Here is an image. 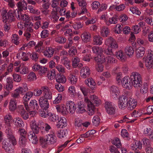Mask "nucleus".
Returning <instances> with one entry per match:
<instances>
[{"label": "nucleus", "mask_w": 153, "mask_h": 153, "mask_svg": "<svg viewBox=\"0 0 153 153\" xmlns=\"http://www.w3.org/2000/svg\"><path fill=\"white\" fill-rule=\"evenodd\" d=\"M39 141L41 146L45 148L47 147L48 144L52 145L56 143L57 138L54 132L52 131L44 137H41Z\"/></svg>", "instance_id": "nucleus-1"}, {"label": "nucleus", "mask_w": 153, "mask_h": 153, "mask_svg": "<svg viewBox=\"0 0 153 153\" xmlns=\"http://www.w3.org/2000/svg\"><path fill=\"white\" fill-rule=\"evenodd\" d=\"M1 15L3 22L4 23L7 22H12L14 21L15 19V14L13 10H10L7 13L6 10H4L2 11Z\"/></svg>", "instance_id": "nucleus-2"}, {"label": "nucleus", "mask_w": 153, "mask_h": 153, "mask_svg": "<svg viewBox=\"0 0 153 153\" xmlns=\"http://www.w3.org/2000/svg\"><path fill=\"white\" fill-rule=\"evenodd\" d=\"M131 76L133 85L136 88H140L142 86V81L141 75L137 72H133Z\"/></svg>", "instance_id": "nucleus-3"}, {"label": "nucleus", "mask_w": 153, "mask_h": 153, "mask_svg": "<svg viewBox=\"0 0 153 153\" xmlns=\"http://www.w3.org/2000/svg\"><path fill=\"white\" fill-rule=\"evenodd\" d=\"M24 103L26 110L30 112L31 114L33 112V110H38L39 108L37 102L35 100H31L29 105L27 103L24 102Z\"/></svg>", "instance_id": "nucleus-4"}, {"label": "nucleus", "mask_w": 153, "mask_h": 153, "mask_svg": "<svg viewBox=\"0 0 153 153\" xmlns=\"http://www.w3.org/2000/svg\"><path fill=\"white\" fill-rule=\"evenodd\" d=\"M44 122L42 120L37 122L36 120H33L31 122L30 126L32 132L34 134H38L39 132L40 129L42 125L43 126Z\"/></svg>", "instance_id": "nucleus-5"}, {"label": "nucleus", "mask_w": 153, "mask_h": 153, "mask_svg": "<svg viewBox=\"0 0 153 153\" xmlns=\"http://www.w3.org/2000/svg\"><path fill=\"white\" fill-rule=\"evenodd\" d=\"M105 107L107 112L108 114L113 115L115 114L116 106L114 103L110 102H106Z\"/></svg>", "instance_id": "nucleus-6"}, {"label": "nucleus", "mask_w": 153, "mask_h": 153, "mask_svg": "<svg viewBox=\"0 0 153 153\" xmlns=\"http://www.w3.org/2000/svg\"><path fill=\"white\" fill-rule=\"evenodd\" d=\"M10 141L7 139L4 140L2 143V147L5 151L9 153H11L13 152L14 147V146L16 144H12L10 143Z\"/></svg>", "instance_id": "nucleus-7"}, {"label": "nucleus", "mask_w": 153, "mask_h": 153, "mask_svg": "<svg viewBox=\"0 0 153 153\" xmlns=\"http://www.w3.org/2000/svg\"><path fill=\"white\" fill-rule=\"evenodd\" d=\"M28 90L27 86L26 85L23 87H19L16 89L14 93L12 94V96L13 99L19 98L20 97V94H22L26 92Z\"/></svg>", "instance_id": "nucleus-8"}, {"label": "nucleus", "mask_w": 153, "mask_h": 153, "mask_svg": "<svg viewBox=\"0 0 153 153\" xmlns=\"http://www.w3.org/2000/svg\"><path fill=\"white\" fill-rule=\"evenodd\" d=\"M121 83L124 88L128 89H130L133 85L131 76L130 77L127 76L124 77L121 81Z\"/></svg>", "instance_id": "nucleus-9"}, {"label": "nucleus", "mask_w": 153, "mask_h": 153, "mask_svg": "<svg viewBox=\"0 0 153 153\" xmlns=\"http://www.w3.org/2000/svg\"><path fill=\"white\" fill-rule=\"evenodd\" d=\"M128 98L126 96H123L119 98L118 105L121 109H124L127 108Z\"/></svg>", "instance_id": "nucleus-10"}, {"label": "nucleus", "mask_w": 153, "mask_h": 153, "mask_svg": "<svg viewBox=\"0 0 153 153\" xmlns=\"http://www.w3.org/2000/svg\"><path fill=\"white\" fill-rule=\"evenodd\" d=\"M145 65L147 69H153V52L149 53L145 60Z\"/></svg>", "instance_id": "nucleus-11"}, {"label": "nucleus", "mask_w": 153, "mask_h": 153, "mask_svg": "<svg viewBox=\"0 0 153 153\" xmlns=\"http://www.w3.org/2000/svg\"><path fill=\"white\" fill-rule=\"evenodd\" d=\"M105 44L106 45L110 46L114 50L117 48L118 47L116 41L111 36L109 37L106 39Z\"/></svg>", "instance_id": "nucleus-12"}, {"label": "nucleus", "mask_w": 153, "mask_h": 153, "mask_svg": "<svg viewBox=\"0 0 153 153\" xmlns=\"http://www.w3.org/2000/svg\"><path fill=\"white\" fill-rule=\"evenodd\" d=\"M42 89L43 96L41 97L47 100H51L52 98V94L49 88L47 86H44L42 87Z\"/></svg>", "instance_id": "nucleus-13"}, {"label": "nucleus", "mask_w": 153, "mask_h": 153, "mask_svg": "<svg viewBox=\"0 0 153 153\" xmlns=\"http://www.w3.org/2000/svg\"><path fill=\"white\" fill-rule=\"evenodd\" d=\"M6 127L7 128L5 130V132L8 138L13 144H16V141L13 135L12 130L10 128V127Z\"/></svg>", "instance_id": "nucleus-14"}, {"label": "nucleus", "mask_w": 153, "mask_h": 153, "mask_svg": "<svg viewBox=\"0 0 153 153\" xmlns=\"http://www.w3.org/2000/svg\"><path fill=\"white\" fill-rule=\"evenodd\" d=\"M39 105L42 109L47 111L49 108V104L48 100L40 97L39 99Z\"/></svg>", "instance_id": "nucleus-15"}, {"label": "nucleus", "mask_w": 153, "mask_h": 153, "mask_svg": "<svg viewBox=\"0 0 153 153\" xmlns=\"http://www.w3.org/2000/svg\"><path fill=\"white\" fill-rule=\"evenodd\" d=\"M86 105L84 103L79 101L78 102L77 108H76V111L79 114H82L86 111L85 109Z\"/></svg>", "instance_id": "nucleus-16"}, {"label": "nucleus", "mask_w": 153, "mask_h": 153, "mask_svg": "<svg viewBox=\"0 0 153 153\" xmlns=\"http://www.w3.org/2000/svg\"><path fill=\"white\" fill-rule=\"evenodd\" d=\"M74 103L71 101H68L67 102L66 107L69 112L73 114L75 111V108Z\"/></svg>", "instance_id": "nucleus-17"}, {"label": "nucleus", "mask_w": 153, "mask_h": 153, "mask_svg": "<svg viewBox=\"0 0 153 153\" xmlns=\"http://www.w3.org/2000/svg\"><path fill=\"white\" fill-rule=\"evenodd\" d=\"M90 74V70L88 67L85 66L81 70L80 75L83 78L88 77Z\"/></svg>", "instance_id": "nucleus-18"}, {"label": "nucleus", "mask_w": 153, "mask_h": 153, "mask_svg": "<svg viewBox=\"0 0 153 153\" xmlns=\"http://www.w3.org/2000/svg\"><path fill=\"white\" fill-rule=\"evenodd\" d=\"M111 94L112 97L114 98H117V96L120 93L118 88L115 86L113 85L110 88Z\"/></svg>", "instance_id": "nucleus-19"}, {"label": "nucleus", "mask_w": 153, "mask_h": 153, "mask_svg": "<svg viewBox=\"0 0 153 153\" xmlns=\"http://www.w3.org/2000/svg\"><path fill=\"white\" fill-rule=\"evenodd\" d=\"M137 104V102L134 100L128 98L127 108L129 110H132L135 108Z\"/></svg>", "instance_id": "nucleus-20"}, {"label": "nucleus", "mask_w": 153, "mask_h": 153, "mask_svg": "<svg viewBox=\"0 0 153 153\" xmlns=\"http://www.w3.org/2000/svg\"><path fill=\"white\" fill-rule=\"evenodd\" d=\"M85 83L91 89H94L96 87V83L92 78H89L86 79Z\"/></svg>", "instance_id": "nucleus-21"}, {"label": "nucleus", "mask_w": 153, "mask_h": 153, "mask_svg": "<svg viewBox=\"0 0 153 153\" xmlns=\"http://www.w3.org/2000/svg\"><path fill=\"white\" fill-rule=\"evenodd\" d=\"M131 149L135 151L141 149L142 148V143L139 141H136L133 143L131 145Z\"/></svg>", "instance_id": "nucleus-22"}, {"label": "nucleus", "mask_w": 153, "mask_h": 153, "mask_svg": "<svg viewBox=\"0 0 153 153\" xmlns=\"http://www.w3.org/2000/svg\"><path fill=\"white\" fill-rule=\"evenodd\" d=\"M27 4L25 1L23 0L18 2L17 4L18 10L20 11L27 10Z\"/></svg>", "instance_id": "nucleus-23"}, {"label": "nucleus", "mask_w": 153, "mask_h": 153, "mask_svg": "<svg viewBox=\"0 0 153 153\" xmlns=\"http://www.w3.org/2000/svg\"><path fill=\"white\" fill-rule=\"evenodd\" d=\"M12 117L10 114L6 115L4 118L5 127H11V124L12 123Z\"/></svg>", "instance_id": "nucleus-24"}, {"label": "nucleus", "mask_w": 153, "mask_h": 153, "mask_svg": "<svg viewBox=\"0 0 153 153\" xmlns=\"http://www.w3.org/2000/svg\"><path fill=\"white\" fill-rule=\"evenodd\" d=\"M87 106V111L88 114L90 116L94 114L96 111V108L94 105L90 102L88 104Z\"/></svg>", "instance_id": "nucleus-25"}, {"label": "nucleus", "mask_w": 153, "mask_h": 153, "mask_svg": "<svg viewBox=\"0 0 153 153\" xmlns=\"http://www.w3.org/2000/svg\"><path fill=\"white\" fill-rule=\"evenodd\" d=\"M81 37L84 42H87L90 41L91 36L88 32H84L81 35Z\"/></svg>", "instance_id": "nucleus-26"}, {"label": "nucleus", "mask_w": 153, "mask_h": 153, "mask_svg": "<svg viewBox=\"0 0 153 153\" xmlns=\"http://www.w3.org/2000/svg\"><path fill=\"white\" fill-rule=\"evenodd\" d=\"M28 138L29 140L31 141L33 144H36L38 142L37 137L33 133L29 132L28 134Z\"/></svg>", "instance_id": "nucleus-27"}, {"label": "nucleus", "mask_w": 153, "mask_h": 153, "mask_svg": "<svg viewBox=\"0 0 153 153\" xmlns=\"http://www.w3.org/2000/svg\"><path fill=\"white\" fill-rule=\"evenodd\" d=\"M33 31V29L32 27H27L26 28L25 32L24 35L27 40H28L31 37Z\"/></svg>", "instance_id": "nucleus-28"}, {"label": "nucleus", "mask_w": 153, "mask_h": 153, "mask_svg": "<svg viewBox=\"0 0 153 153\" xmlns=\"http://www.w3.org/2000/svg\"><path fill=\"white\" fill-rule=\"evenodd\" d=\"M54 50L51 47L47 48L45 51L44 53V55L48 57H51L53 54Z\"/></svg>", "instance_id": "nucleus-29"}, {"label": "nucleus", "mask_w": 153, "mask_h": 153, "mask_svg": "<svg viewBox=\"0 0 153 153\" xmlns=\"http://www.w3.org/2000/svg\"><path fill=\"white\" fill-rule=\"evenodd\" d=\"M16 99H11L9 102V108L11 111H15L16 108Z\"/></svg>", "instance_id": "nucleus-30"}, {"label": "nucleus", "mask_w": 153, "mask_h": 153, "mask_svg": "<svg viewBox=\"0 0 153 153\" xmlns=\"http://www.w3.org/2000/svg\"><path fill=\"white\" fill-rule=\"evenodd\" d=\"M58 120V122L56 126L58 128H62L66 124V120L64 117L60 118Z\"/></svg>", "instance_id": "nucleus-31"}, {"label": "nucleus", "mask_w": 153, "mask_h": 153, "mask_svg": "<svg viewBox=\"0 0 153 153\" xmlns=\"http://www.w3.org/2000/svg\"><path fill=\"white\" fill-rule=\"evenodd\" d=\"M15 125L18 127H23L24 124L22 119L19 117H16L14 119Z\"/></svg>", "instance_id": "nucleus-32"}, {"label": "nucleus", "mask_w": 153, "mask_h": 153, "mask_svg": "<svg viewBox=\"0 0 153 153\" xmlns=\"http://www.w3.org/2000/svg\"><path fill=\"white\" fill-rule=\"evenodd\" d=\"M91 103L95 104L96 106L100 105L101 101L95 95H93L91 96Z\"/></svg>", "instance_id": "nucleus-33"}, {"label": "nucleus", "mask_w": 153, "mask_h": 153, "mask_svg": "<svg viewBox=\"0 0 153 153\" xmlns=\"http://www.w3.org/2000/svg\"><path fill=\"white\" fill-rule=\"evenodd\" d=\"M145 53V48L142 47H139L136 51V56L137 58L142 57Z\"/></svg>", "instance_id": "nucleus-34"}, {"label": "nucleus", "mask_w": 153, "mask_h": 153, "mask_svg": "<svg viewBox=\"0 0 153 153\" xmlns=\"http://www.w3.org/2000/svg\"><path fill=\"white\" fill-rule=\"evenodd\" d=\"M117 22V19L115 16L109 18L108 21H106V24L110 26L111 24H115Z\"/></svg>", "instance_id": "nucleus-35"}, {"label": "nucleus", "mask_w": 153, "mask_h": 153, "mask_svg": "<svg viewBox=\"0 0 153 153\" xmlns=\"http://www.w3.org/2000/svg\"><path fill=\"white\" fill-rule=\"evenodd\" d=\"M56 80L57 82L59 83H64L66 82V78L62 74H57L56 77Z\"/></svg>", "instance_id": "nucleus-36"}, {"label": "nucleus", "mask_w": 153, "mask_h": 153, "mask_svg": "<svg viewBox=\"0 0 153 153\" xmlns=\"http://www.w3.org/2000/svg\"><path fill=\"white\" fill-rule=\"evenodd\" d=\"M94 60L99 64H102L105 62V57L103 55H98L97 57H94Z\"/></svg>", "instance_id": "nucleus-37"}, {"label": "nucleus", "mask_w": 153, "mask_h": 153, "mask_svg": "<svg viewBox=\"0 0 153 153\" xmlns=\"http://www.w3.org/2000/svg\"><path fill=\"white\" fill-rule=\"evenodd\" d=\"M33 95V93L31 91H28L27 92L23 97V100L25 102H24L27 103Z\"/></svg>", "instance_id": "nucleus-38"}, {"label": "nucleus", "mask_w": 153, "mask_h": 153, "mask_svg": "<svg viewBox=\"0 0 153 153\" xmlns=\"http://www.w3.org/2000/svg\"><path fill=\"white\" fill-rule=\"evenodd\" d=\"M102 39L100 36H94L93 39L94 44L95 45H100L102 43Z\"/></svg>", "instance_id": "nucleus-39"}, {"label": "nucleus", "mask_w": 153, "mask_h": 153, "mask_svg": "<svg viewBox=\"0 0 153 153\" xmlns=\"http://www.w3.org/2000/svg\"><path fill=\"white\" fill-rule=\"evenodd\" d=\"M92 49L93 52L94 53L100 55V54H102L104 52L103 48L98 46H94L92 48Z\"/></svg>", "instance_id": "nucleus-40"}, {"label": "nucleus", "mask_w": 153, "mask_h": 153, "mask_svg": "<svg viewBox=\"0 0 153 153\" xmlns=\"http://www.w3.org/2000/svg\"><path fill=\"white\" fill-rule=\"evenodd\" d=\"M109 32L108 28L106 27L103 26L101 27L100 30L101 35L103 37L107 36Z\"/></svg>", "instance_id": "nucleus-41"}, {"label": "nucleus", "mask_w": 153, "mask_h": 153, "mask_svg": "<svg viewBox=\"0 0 153 153\" xmlns=\"http://www.w3.org/2000/svg\"><path fill=\"white\" fill-rule=\"evenodd\" d=\"M68 132L66 130H60L57 133V135L59 138H61L65 137L67 134Z\"/></svg>", "instance_id": "nucleus-42"}, {"label": "nucleus", "mask_w": 153, "mask_h": 153, "mask_svg": "<svg viewBox=\"0 0 153 153\" xmlns=\"http://www.w3.org/2000/svg\"><path fill=\"white\" fill-rule=\"evenodd\" d=\"M125 52L129 56H132L134 53V50L130 46H127L125 48Z\"/></svg>", "instance_id": "nucleus-43"}, {"label": "nucleus", "mask_w": 153, "mask_h": 153, "mask_svg": "<svg viewBox=\"0 0 153 153\" xmlns=\"http://www.w3.org/2000/svg\"><path fill=\"white\" fill-rule=\"evenodd\" d=\"M29 72V70L27 67L24 65L20 66V73L22 74H25Z\"/></svg>", "instance_id": "nucleus-44"}, {"label": "nucleus", "mask_w": 153, "mask_h": 153, "mask_svg": "<svg viewBox=\"0 0 153 153\" xmlns=\"http://www.w3.org/2000/svg\"><path fill=\"white\" fill-rule=\"evenodd\" d=\"M43 43L40 41L39 42L35 47V49L36 51L38 52H41L43 50Z\"/></svg>", "instance_id": "nucleus-45"}, {"label": "nucleus", "mask_w": 153, "mask_h": 153, "mask_svg": "<svg viewBox=\"0 0 153 153\" xmlns=\"http://www.w3.org/2000/svg\"><path fill=\"white\" fill-rule=\"evenodd\" d=\"M69 82L72 84H75L77 80V78L75 75L70 74L68 78Z\"/></svg>", "instance_id": "nucleus-46"}, {"label": "nucleus", "mask_w": 153, "mask_h": 153, "mask_svg": "<svg viewBox=\"0 0 153 153\" xmlns=\"http://www.w3.org/2000/svg\"><path fill=\"white\" fill-rule=\"evenodd\" d=\"M116 56L118 59L122 61H124L126 58V55L121 51H119L117 53Z\"/></svg>", "instance_id": "nucleus-47"}, {"label": "nucleus", "mask_w": 153, "mask_h": 153, "mask_svg": "<svg viewBox=\"0 0 153 153\" xmlns=\"http://www.w3.org/2000/svg\"><path fill=\"white\" fill-rule=\"evenodd\" d=\"M27 140L25 137H21L19 140V144L21 147H24L26 145Z\"/></svg>", "instance_id": "nucleus-48"}, {"label": "nucleus", "mask_w": 153, "mask_h": 153, "mask_svg": "<svg viewBox=\"0 0 153 153\" xmlns=\"http://www.w3.org/2000/svg\"><path fill=\"white\" fill-rule=\"evenodd\" d=\"M100 119L98 116L94 117L92 120V123L94 126H97L99 125L100 123Z\"/></svg>", "instance_id": "nucleus-49"}, {"label": "nucleus", "mask_w": 153, "mask_h": 153, "mask_svg": "<svg viewBox=\"0 0 153 153\" xmlns=\"http://www.w3.org/2000/svg\"><path fill=\"white\" fill-rule=\"evenodd\" d=\"M49 116V120L52 122H55L59 119L58 116L54 114L50 113Z\"/></svg>", "instance_id": "nucleus-50"}, {"label": "nucleus", "mask_w": 153, "mask_h": 153, "mask_svg": "<svg viewBox=\"0 0 153 153\" xmlns=\"http://www.w3.org/2000/svg\"><path fill=\"white\" fill-rule=\"evenodd\" d=\"M48 71V69L47 68L41 66L38 72L40 75L42 76L45 74Z\"/></svg>", "instance_id": "nucleus-51"}, {"label": "nucleus", "mask_w": 153, "mask_h": 153, "mask_svg": "<svg viewBox=\"0 0 153 153\" xmlns=\"http://www.w3.org/2000/svg\"><path fill=\"white\" fill-rule=\"evenodd\" d=\"M61 61L67 69L70 68V62L66 56L63 57V59H61Z\"/></svg>", "instance_id": "nucleus-52"}, {"label": "nucleus", "mask_w": 153, "mask_h": 153, "mask_svg": "<svg viewBox=\"0 0 153 153\" xmlns=\"http://www.w3.org/2000/svg\"><path fill=\"white\" fill-rule=\"evenodd\" d=\"M152 130L150 128H146L144 131V134L146 135H149L150 139H153V135L152 133Z\"/></svg>", "instance_id": "nucleus-53"}, {"label": "nucleus", "mask_w": 153, "mask_h": 153, "mask_svg": "<svg viewBox=\"0 0 153 153\" xmlns=\"http://www.w3.org/2000/svg\"><path fill=\"white\" fill-rule=\"evenodd\" d=\"M28 7V9L30 10V13L36 14L37 15H39L40 14V11L38 10L34 9V7L31 6H29Z\"/></svg>", "instance_id": "nucleus-54"}, {"label": "nucleus", "mask_w": 153, "mask_h": 153, "mask_svg": "<svg viewBox=\"0 0 153 153\" xmlns=\"http://www.w3.org/2000/svg\"><path fill=\"white\" fill-rule=\"evenodd\" d=\"M79 61V58L77 57H75L74 59H72V65L73 67L74 68L78 66Z\"/></svg>", "instance_id": "nucleus-55"}, {"label": "nucleus", "mask_w": 153, "mask_h": 153, "mask_svg": "<svg viewBox=\"0 0 153 153\" xmlns=\"http://www.w3.org/2000/svg\"><path fill=\"white\" fill-rule=\"evenodd\" d=\"M55 68L61 74H63L65 72V68L61 65H56L55 66Z\"/></svg>", "instance_id": "nucleus-56"}, {"label": "nucleus", "mask_w": 153, "mask_h": 153, "mask_svg": "<svg viewBox=\"0 0 153 153\" xmlns=\"http://www.w3.org/2000/svg\"><path fill=\"white\" fill-rule=\"evenodd\" d=\"M83 25L80 22H75L72 25V26L75 30H78L82 27Z\"/></svg>", "instance_id": "nucleus-57"}, {"label": "nucleus", "mask_w": 153, "mask_h": 153, "mask_svg": "<svg viewBox=\"0 0 153 153\" xmlns=\"http://www.w3.org/2000/svg\"><path fill=\"white\" fill-rule=\"evenodd\" d=\"M27 79L30 81L35 80L36 79V77L35 74L32 72L30 73L27 76Z\"/></svg>", "instance_id": "nucleus-58"}, {"label": "nucleus", "mask_w": 153, "mask_h": 153, "mask_svg": "<svg viewBox=\"0 0 153 153\" xmlns=\"http://www.w3.org/2000/svg\"><path fill=\"white\" fill-rule=\"evenodd\" d=\"M113 50L111 47L108 46V48L104 50V53L107 55H113Z\"/></svg>", "instance_id": "nucleus-59"}, {"label": "nucleus", "mask_w": 153, "mask_h": 153, "mask_svg": "<svg viewBox=\"0 0 153 153\" xmlns=\"http://www.w3.org/2000/svg\"><path fill=\"white\" fill-rule=\"evenodd\" d=\"M142 112L141 110H138L137 111L134 110L132 114V116L135 117H138L140 116L142 114Z\"/></svg>", "instance_id": "nucleus-60"}, {"label": "nucleus", "mask_w": 153, "mask_h": 153, "mask_svg": "<svg viewBox=\"0 0 153 153\" xmlns=\"http://www.w3.org/2000/svg\"><path fill=\"white\" fill-rule=\"evenodd\" d=\"M66 38L64 37L61 36L56 37L55 39V41L60 43H64L66 42Z\"/></svg>", "instance_id": "nucleus-61"}, {"label": "nucleus", "mask_w": 153, "mask_h": 153, "mask_svg": "<svg viewBox=\"0 0 153 153\" xmlns=\"http://www.w3.org/2000/svg\"><path fill=\"white\" fill-rule=\"evenodd\" d=\"M130 10L133 14L135 13L138 15H140L141 14V12L139 10L138 8L136 7H131Z\"/></svg>", "instance_id": "nucleus-62"}, {"label": "nucleus", "mask_w": 153, "mask_h": 153, "mask_svg": "<svg viewBox=\"0 0 153 153\" xmlns=\"http://www.w3.org/2000/svg\"><path fill=\"white\" fill-rule=\"evenodd\" d=\"M106 61L108 64L115 63L116 62V60L111 56H108L106 58Z\"/></svg>", "instance_id": "nucleus-63"}, {"label": "nucleus", "mask_w": 153, "mask_h": 153, "mask_svg": "<svg viewBox=\"0 0 153 153\" xmlns=\"http://www.w3.org/2000/svg\"><path fill=\"white\" fill-rule=\"evenodd\" d=\"M68 53L70 56H72L76 54V50L74 47H72L69 50Z\"/></svg>", "instance_id": "nucleus-64"}]
</instances>
